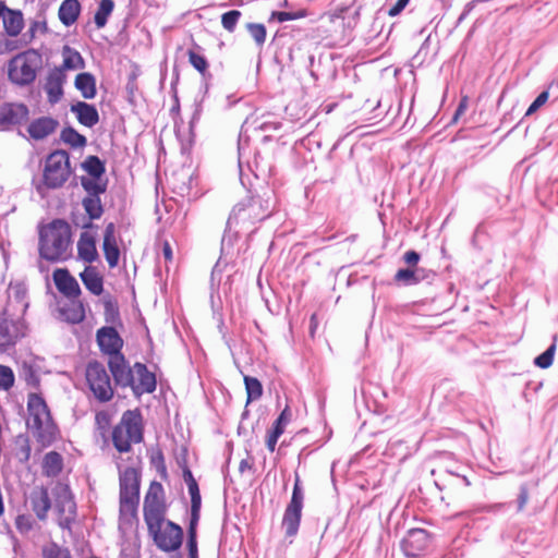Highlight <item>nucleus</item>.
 I'll list each match as a JSON object with an SVG mask.
<instances>
[{
    "label": "nucleus",
    "mask_w": 558,
    "mask_h": 558,
    "mask_svg": "<svg viewBox=\"0 0 558 558\" xmlns=\"http://www.w3.org/2000/svg\"><path fill=\"white\" fill-rule=\"evenodd\" d=\"M427 545V533L424 530H411L403 541V546L408 555H416L415 550H423Z\"/></svg>",
    "instance_id": "27"
},
{
    "label": "nucleus",
    "mask_w": 558,
    "mask_h": 558,
    "mask_svg": "<svg viewBox=\"0 0 558 558\" xmlns=\"http://www.w3.org/2000/svg\"><path fill=\"white\" fill-rule=\"evenodd\" d=\"M61 140L74 148L84 147L86 145V137L80 134L73 128H64L61 132Z\"/></svg>",
    "instance_id": "36"
},
{
    "label": "nucleus",
    "mask_w": 558,
    "mask_h": 558,
    "mask_svg": "<svg viewBox=\"0 0 558 558\" xmlns=\"http://www.w3.org/2000/svg\"><path fill=\"white\" fill-rule=\"evenodd\" d=\"M71 111L75 113L77 121L84 126L93 128L99 122V113L94 105L77 101L71 106Z\"/></svg>",
    "instance_id": "21"
},
{
    "label": "nucleus",
    "mask_w": 558,
    "mask_h": 558,
    "mask_svg": "<svg viewBox=\"0 0 558 558\" xmlns=\"http://www.w3.org/2000/svg\"><path fill=\"white\" fill-rule=\"evenodd\" d=\"M95 421L97 427L105 432L110 425L111 415L107 411H99L96 413Z\"/></svg>",
    "instance_id": "48"
},
{
    "label": "nucleus",
    "mask_w": 558,
    "mask_h": 558,
    "mask_svg": "<svg viewBox=\"0 0 558 558\" xmlns=\"http://www.w3.org/2000/svg\"><path fill=\"white\" fill-rule=\"evenodd\" d=\"M81 13V3L78 0H63L59 7L58 16L65 26L74 24Z\"/></svg>",
    "instance_id": "24"
},
{
    "label": "nucleus",
    "mask_w": 558,
    "mask_h": 558,
    "mask_svg": "<svg viewBox=\"0 0 558 558\" xmlns=\"http://www.w3.org/2000/svg\"><path fill=\"white\" fill-rule=\"evenodd\" d=\"M71 174L70 158L65 150L51 153L45 163L43 181L36 185L37 193L46 196L47 190L61 187Z\"/></svg>",
    "instance_id": "4"
},
{
    "label": "nucleus",
    "mask_w": 558,
    "mask_h": 558,
    "mask_svg": "<svg viewBox=\"0 0 558 558\" xmlns=\"http://www.w3.org/2000/svg\"><path fill=\"white\" fill-rule=\"evenodd\" d=\"M62 54H63V63H62V66L60 68V69H62V72H64V70H78V69H83L85 66V61H84L82 54L77 50H75L69 46H64Z\"/></svg>",
    "instance_id": "31"
},
{
    "label": "nucleus",
    "mask_w": 558,
    "mask_h": 558,
    "mask_svg": "<svg viewBox=\"0 0 558 558\" xmlns=\"http://www.w3.org/2000/svg\"><path fill=\"white\" fill-rule=\"evenodd\" d=\"M82 168L88 173L89 177H85L87 180H95L97 182H107L102 179L106 172L105 163L97 156H88L82 163Z\"/></svg>",
    "instance_id": "28"
},
{
    "label": "nucleus",
    "mask_w": 558,
    "mask_h": 558,
    "mask_svg": "<svg viewBox=\"0 0 558 558\" xmlns=\"http://www.w3.org/2000/svg\"><path fill=\"white\" fill-rule=\"evenodd\" d=\"M43 470L47 476H57L62 470L61 454L57 451L46 453L43 460Z\"/></svg>",
    "instance_id": "32"
},
{
    "label": "nucleus",
    "mask_w": 558,
    "mask_h": 558,
    "mask_svg": "<svg viewBox=\"0 0 558 558\" xmlns=\"http://www.w3.org/2000/svg\"><path fill=\"white\" fill-rule=\"evenodd\" d=\"M41 65V56L37 50L29 49L13 57L8 64V75L19 86L32 84Z\"/></svg>",
    "instance_id": "8"
},
{
    "label": "nucleus",
    "mask_w": 558,
    "mask_h": 558,
    "mask_svg": "<svg viewBox=\"0 0 558 558\" xmlns=\"http://www.w3.org/2000/svg\"><path fill=\"white\" fill-rule=\"evenodd\" d=\"M44 558H72L69 548L60 546L56 542H51L43 547Z\"/></svg>",
    "instance_id": "38"
},
{
    "label": "nucleus",
    "mask_w": 558,
    "mask_h": 558,
    "mask_svg": "<svg viewBox=\"0 0 558 558\" xmlns=\"http://www.w3.org/2000/svg\"><path fill=\"white\" fill-rule=\"evenodd\" d=\"M53 281L59 292L66 298H77L81 294L78 282L70 275L68 269H56L53 271Z\"/></svg>",
    "instance_id": "19"
},
{
    "label": "nucleus",
    "mask_w": 558,
    "mask_h": 558,
    "mask_svg": "<svg viewBox=\"0 0 558 558\" xmlns=\"http://www.w3.org/2000/svg\"><path fill=\"white\" fill-rule=\"evenodd\" d=\"M120 522L130 523L136 517L140 502V474L134 468L120 471Z\"/></svg>",
    "instance_id": "5"
},
{
    "label": "nucleus",
    "mask_w": 558,
    "mask_h": 558,
    "mask_svg": "<svg viewBox=\"0 0 558 558\" xmlns=\"http://www.w3.org/2000/svg\"><path fill=\"white\" fill-rule=\"evenodd\" d=\"M27 411L29 414L27 426L34 437L43 446L51 445L57 438L58 427L51 417L44 398L37 393H29L27 399Z\"/></svg>",
    "instance_id": "3"
},
{
    "label": "nucleus",
    "mask_w": 558,
    "mask_h": 558,
    "mask_svg": "<svg viewBox=\"0 0 558 558\" xmlns=\"http://www.w3.org/2000/svg\"><path fill=\"white\" fill-rule=\"evenodd\" d=\"M106 322H113L118 316V307L110 299L104 301Z\"/></svg>",
    "instance_id": "50"
},
{
    "label": "nucleus",
    "mask_w": 558,
    "mask_h": 558,
    "mask_svg": "<svg viewBox=\"0 0 558 558\" xmlns=\"http://www.w3.org/2000/svg\"><path fill=\"white\" fill-rule=\"evenodd\" d=\"M275 16L279 22L292 21L295 19V15L290 12H277Z\"/></svg>",
    "instance_id": "60"
},
{
    "label": "nucleus",
    "mask_w": 558,
    "mask_h": 558,
    "mask_svg": "<svg viewBox=\"0 0 558 558\" xmlns=\"http://www.w3.org/2000/svg\"><path fill=\"white\" fill-rule=\"evenodd\" d=\"M134 384L130 385L135 396L151 393L156 390L157 380L153 372H149L143 363L136 362L133 365Z\"/></svg>",
    "instance_id": "14"
},
{
    "label": "nucleus",
    "mask_w": 558,
    "mask_h": 558,
    "mask_svg": "<svg viewBox=\"0 0 558 558\" xmlns=\"http://www.w3.org/2000/svg\"><path fill=\"white\" fill-rule=\"evenodd\" d=\"M555 352H556V344L554 342L542 354H539L537 357H535L534 364L537 367L543 368V369L548 368L549 366H551V364L554 362Z\"/></svg>",
    "instance_id": "43"
},
{
    "label": "nucleus",
    "mask_w": 558,
    "mask_h": 558,
    "mask_svg": "<svg viewBox=\"0 0 558 558\" xmlns=\"http://www.w3.org/2000/svg\"><path fill=\"white\" fill-rule=\"evenodd\" d=\"M46 29H47V26H46L45 22L35 21L31 24L28 31L25 33L24 36H28L29 40H32L33 38H35L36 33L38 31L46 32Z\"/></svg>",
    "instance_id": "51"
},
{
    "label": "nucleus",
    "mask_w": 558,
    "mask_h": 558,
    "mask_svg": "<svg viewBox=\"0 0 558 558\" xmlns=\"http://www.w3.org/2000/svg\"><path fill=\"white\" fill-rule=\"evenodd\" d=\"M28 114V108L24 104H2L0 105V126L9 129L10 126L21 124L27 120Z\"/></svg>",
    "instance_id": "16"
},
{
    "label": "nucleus",
    "mask_w": 558,
    "mask_h": 558,
    "mask_svg": "<svg viewBox=\"0 0 558 558\" xmlns=\"http://www.w3.org/2000/svg\"><path fill=\"white\" fill-rule=\"evenodd\" d=\"M286 427L281 424H278L276 421L272 424L271 429L268 430L266 437V446L270 452L276 450V445L279 437L284 433Z\"/></svg>",
    "instance_id": "42"
},
{
    "label": "nucleus",
    "mask_w": 558,
    "mask_h": 558,
    "mask_svg": "<svg viewBox=\"0 0 558 558\" xmlns=\"http://www.w3.org/2000/svg\"><path fill=\"white\" fill-rule=\"evenodd\" d=\"M54 507L59 515L58 525L71 532L76 519V504L68 486L57 487Z\"/></svg>",
    "instance_id": "13"
},
{
    "label": "nucleus",
    "mask_w": 558,
    "mask_h": 558,
    "mask_svg": "<svg viewBox=\"0 0 558 558\" xmlns=\"http://www.w3.org/2000/svg\"><path fill=\"white\" fill-rule=\"evenodd\" d=\"M187 549H189L190 557L191 556H197L196 535L187 534Z\"/></svg>",
    "instance_id": "58"
},
{
    "label": "nucleus",
    "mask_w": 558,
    "mask_h": 558,
    "mask_svg": "<svg viewBox=\"0 0 558 558\" xmlns=\"http://www.w3.org/2000/svg\"><path fill=\"white\" fill-rule=\"evenodd\" d=\"M529 500V492L525 485L520 487V494L518 497V510L521 511Z\"/></svg>",
    "instance_id": "56"
},
{
    "label": "nucleus",
    "mask_w": 558,
    "mask_h": 558,
    "mask_svg": "<svg viewBox=\"0 0 558 558\" xmlns=\"http://www.w3.org/2000/svg\"><path fill=\"white\" fill-rule=\"evenodd\" d=\"M148 533L156 546L163 551H173L180 548L182 544V529L168 520L158 522L156 526L147 525Z\"/></svg>",
    "instance_id": "11"
},
{
    "label": "nucleus",
    "mask_w": 558,
    "mask_h": 558,
    "mask_svg": "<svg viewBox=\"0 0 558 558\" xmlns=\"http://www.w3.org/2000/svg\"><path fill=\"white\" fill-rule=\"evenodd\" d=\"M469 107V99L466 96L462 97L457 109H456V112L453 114V122H456L468 109Z\"/></svg>",
    "instance_id": "53"
},
{
    "label": "nucleus",
    "mask_w": 558,
    "mask_h": 558,
    "mask_svg": "<svg viewBox=\"0 0 558 558\" xmlns=\"http://www.w3.org/2000/svg\"><path fill=\"white\" fill-rule=\"evenodd\" d=\"M3 27L9 36H16L21 33L24 24L21 11L5 9L2 11Z\"/></svg>",
    "instance_id": "26"
},
{
    "label": "nucleus",
    "mask_w": 558,
    "mask_h": 558,
    "mask_svg": "<svg viewBox=\"0 0 558 558\" xmlns=\"http://www.w3.org/2000/svg\"><path fill=\"white\" fill-rule=\"evenodd\" d=\"M96 338L101 352L109 357L122 354L123 340L113 327H101L97 330Z\"/></svg>",
    "instance_id": "15"
},
{
    "label": "nucleus",
    "mask_w": 558,
    "mask_h": 558,
    "mask_svg": "<svg viewBox=\"0 0 558 558\" xmlns=\"http://www.w3.org/2000/svg\"><path fill=\"white\" fill-rule=\"evenodd\" d=\"M162 254L167 260L172 259V250L169 242H165L162 245Z\"/></svg>",
    "instance_id": "64"
},
{
    "label": "nucleus",
    "mask_w": 558,
    "mask_h": 558,
    "mask_svg": "<svg viewBox=\"0 0 558 558\" xmlns=\"http://www.w3.org/2000/svg\"><path fill=\"white\" fill-rule=\"evenodd\" d=\"M187 56L192 66L195 70H197L202 75H205L208 69V62L206 58L194 50H189Z\"/></svg>",
    "instance_id": "44"
},
{
    "label": "nucleus",
    "mask_w": 558,
    "mask_h": 558,
    "mask_svg": "<svg viewBox=\"0 0 558 558\" xmlns=\"http://www.w3.org/2000/svg\"><path fill=\"white\" fill-rule=\"evenodd\" d=\"M246 28L256 45L262 47L266 41L267 35L265 25L262 23H248Z\"/></svg>",
    "instance_id": "41"
},
{
    "label": "nucleus",
    "mask_w": 558,
    "mask_h": 558,
    "mask_svg": "<svg viewBox=\"0 0 558 558\" xmlns=\"http://www.w3.org/2000/svg\"><path fill=\"white\" fill-rule=\"evenodd\" d=\"M102 250L109 267H117L120 258V250L117 245V241H104Z\"/></svg>",
    "instance_id": "37"
},
{
    "label": "nucleus",
    "mask_w": 558,
    "mask_h": 558,
    "mask_svg": "<svg viewBox=\"0 0 558 558\" xmlns=\"http://www.w3.org/2000/svg\"><path fill=\"white\" fill-rule=\"evenodd\" d=\"M502 507H504L502 504H495V505H490V506H483L481 508H477L475 511H477V512H493V511L499 510Z\"/></svg>",
    "instance_id": "62"
},
{
    "label": "nucleus",
    "mask_w": 558,
    "mask_h": 558,
    "mask_svg": "<svg viewBox=\"0 0 558 558\" xmlns=\"http://www.w3.org/2000/svg\"><path fill=\"white\" fill-rule=\"evenodd\" d=\"M199 520V511L191 510V519L187 529V534L196 535V527Z\"/></svg>",
    "instance_id": "55"
},
{
    "label": "nucleus",
    "mask_w": 558,
    "mask_h": 558,
    "mask_svg": "<svg viewBox=\"0 0 558 558\" xmlns=\"http://www.w3.org/2000/svg\"><path fill=\"white\" fill-rule=\"evenodd\" d=\"M108 366L116 385L125 388L134 384L133 367L129 366L123 354L109 357Z\"/></svg>",
    "instance_id": "17"
},
{
    "label": "nucleus",
    "mask_w": 558,
    "mask_h": 558,
    "mask_svg": "<svg viewBox=\"0 0 558 558\" xmlns=\"http://www.w3.org/2000/svg\"><path fill=\"white\" fill-rule=\"evenodd\" d=\"M74 86L85 99H93L97 94L96 78L89 72L77 74L74 81Z\"/></svg>",
    "instance_id": "25"
},
{
    "label": "nucleus",
    "mask_w": 558,
    "mask_h": 558,
    "mask_svg": "<svg viewBox=\"0 0 558 558\" xmlns=\"http://www.w3.org/2000/svg\"><path fill=\"white\" fill-rule=\"evenodd\" d=\"M59 123L56 119L50 117H41L32 121L27 131L32 138L44 140L52 134L58 128Z\"/></svg>",
    "instance_id": "22"
},
{
    "label": "nucleus",
    "mask_w": 558,
    "mask_h": 558,
    "mask_svg": "<svg viewBox=\"0 0 558 558\" xmlns=\"http://www.w3.org/2000/svg\"><path fill=\"white\" fill-rule=\"evenodd\" d=\"M403 260L409 265V266H416V264L418 263L420 260V254L415 251H408L404 253L403 255Z\"/></svg>",
    "instance_id": "57"
},
{
    "label": "nucleus",
    "mask_w": 558,
    "mask_h": 558,
    "mask_svg": "<svg viewBox=\"0 0 558 558\" xmlns=\"http://www.w3.org/2000/svg\"><path fill=\"white\" fill-rule=\"evenodd\" d=\"M9 296H13L19 302H24L26 296V288L24 283L17 282L10 284Z\"/></svg>",
    "instance_id": "47"
},
{
    "label": "nucleus",
    "mask_w": 558,
    "mask_h": 558,
    "mask_svg": "<svg viewBox=\"0 0 558 558\" xmlns=\"http://www.w3.org/2000/svg\"><path fill=\"white\" fill-rule=\"evenodd\" d=\"M88 388L99 402H108L113 397L110 376L105 365L98 361L89 362L85 372Z\"/></svg>",
    "instance_id": "9"
},
{
    "label": "nucleus",
    "mask_w": 558,
    "mask_h": 558,
    "mask_svg": "<svg viewBox=\"0 0 558 558\" xmlns=\"http://www.w3.org/2000/svg\"><path fill=\"white\" fill-rule=\"evenodd\" d=\"M20 337L17 325L0 318V347L5 348L15 343Z\"/></svg>",
    "instance_id": "29"
},
{
    "label": "nucleus",
    "mask_w": 558,
    "mask_h": 558,
    "mask_svg": "<svg viewBox=\"0 0 558 558\" xmlns=\"http://www.w3.org/2000/svg\"><path fill=\"white\" fill-rule=\"evenodd\" d=\"M418 269H399L395 275V281L407 287L417 284L422 280V277L418 275Z\"/></svg>",
    "instance_id": "35"
},
{
    "label": "nucleus",
    "mask_w": 558,
    "mask_h": 558,
    "mask_svg": "<svg viewBox=\"0 0 558 558\" xmlns=\"http://www.w3.org/2000/svg\"><path fill=\"white\" fill-rule=\"evenodd\" d=\"M14 385V373L11 367L0 364V390H9Z\"/></svg>",
    "instance_id": "46"
},
{
    "label": "nucleus",
    "mask_w": 558,
    "mask_h": 558,
    "mask_svg": "<svg viewBox=\"0 0 558 558\" xmlns=\"http://www.w3.org/2000/svg\"><path fill=\"white\" fill-rule=\"evenodd\" d=\"M84 286L95 295H100L104 291L102 278L92 268H86L80 275Z\"/></svg>",
    "instance_id": "30"
},
{
    "label": "nucleus",
    "mask_w": 558,
    "mask_h": 558,
    "mask_svg": "<svg viewBox=\"0 0 558 558\" xmlns=\"http://www.w3.org/2000/svg\"><path fill=\"white\" fill-rule=\"evenodd\" d=\"M36 525V521L33 519L31 514H19L15 518V527L17 532L23 536L27 535L31 531H33Z\"/></svg>",
    "instance_id": "40"
},
{
    "label": "nucleus",
    "mask_w": 558,
    "mask_h": 558,
    "mask_svg": "<svg viewBox=\"0 0 558 558\" xmlns=\"http://www.w3.org/2000/svg\"><path fill=\"white\" fill-rule=\"evenodd\" d=\"M276 206V197L272 192L251 196L246 201L236 204L227 221V232L254 231L252 227L271 216Z\"/></svg>",
    "instance_id": "1"
},
{
    "label": "nucleus",
    "mask_w": 558,
    "mask_h": 558,
    "mask_svg": "<svg viewBox=\"0 0 558 558\" xmlns=\"http://www.w3.org/2000/svg\"><path fill=\"white\" fill-rule=\"evenodd\" d=\"M303 500L304 495L301 488L300 478L296 475L291 500L284 510L282 519V527L284 529L287 536H294L299 531L302 517Z\"/></svg>",
    "instance_id": "12"
},
{
    "label": "nucleus",
    "mask_w": 558,
    "mask_h": 558,
    "mask_svg": "<svg viewBox=\"0 0 558 558\" xmlns=\"http://www.w3.org/2000/svg\"><path fill=\"white\" fill-rule=\"evenodd\" d=\"M291 418H292V413H291L289 407H286L281 411L279 416L276 418V422L278 424H281L282 426L287 427V425L290 423Z\"/></svg>",
    "instance_id": "54"
},
{
    "label": "nucleus",
    "mask_w": 558,
    "mask_h": 558,
    "mask_svg": "<svg viewBox=\"0 0 558 558\" xmlns=\"http://www.w3.org/2000/svg\"><path fill=\"white\" fill-rule=\"evenodd\" d=\"M21 453H22V458L21 460L23 461H27L29 459V456H31V447L28 445V441L27 439H24V445L21 447Z\"/></svg>",
    "instance_id": "63"
},
{
    "label": "nucleus",
    "mask_w": 558,
    "mask_h": 558,
    "mask_svg": "<svg viewBox=\"0 0 558 558\" xmlns=\"http://www.w3.org/2000/svg\"><path fill=\"white\" fill-rule=\"evenodd\" d=\"M64 82L65 74L62 72V69L54 68L49 72L44 87L49 104L54 105L61 100Z\"/></svg>",
    "instance_id": "18"
},
{
    "label": "nucleus",
    "mask_w": 558,
    "mask_h": 558,
    "mask_svg": "<svg viewBox=\"0 0 558 558\" xmlns=\"http://www.w3.org/2000/svg\"><path fill=\"white\" fill-rule=\"evenodd\" d=\"M77 255L86 263H93L97 259L96 238L93 233L88 231L81 233L77 241Z\"/></svg>",
    "instance_id": "23"
},
{
    "label": "nucleus",
    "mask_w": 558,
    "mask_h": 558,
    "mask_svg": "<svg viewBox=\"0 0 558 558\" xmlns=\"http://www.w3.org/2000/svg\"><path fill=\"white\" fill-rule=\"evenodd\" d=\"M143 440L142 416L137 411L128 410L123 413L120 424L112 430V442L119 452H129L131 444Z\"/></svg>",
    "instance_id": "7"
},
{
    "label": "nucleus",
    "mask_w": 558,
    "mask_h": 558,
    "mask_svg": "<svg viewBox=\"0 0 558 558\" xmlns=\"http://www.w3.org/2000/svg\"><path fill=\"white\" fill-rule=\"evenodd\" d=\"M202 497L199 495L191 496V510L201 511Z\"/></svg>",
    "instance_id": "61"
},
{
    "label": "nucleus",
    "mask_w": 558,
    "mask_h": 558,
    "mask_svg": "<svg viewBox=\"0 0 558 558\" xmlns=\"http://www.w3.org/2000/svg\"><path fill=\"white\" fill-rule=\"evenodd\" d=\"M548 96H549L548 90L542 92L535 98V100L530 105V107L527 108L526 114L529 116V114H532L535 111H537L548 100Z\"/></svg>",
    "instance_id": "49"
},
{
    "label": "nucleus",
    "mask_w": 558,
    "mask_h": 558,
    "mask_svg": "<svg viewBox=\"0 0 558 558\" xmlns=\"http://www.w3.org/2000/svg\"><path fill=\"white\" fill-rule=\"evenodd\" d=\"M245 390L247 393V402L257 400L263 395V386L260 381L251 376H244Z\"/></svg>",
    "instance_id": "39"
},
{
    "label": "nucleus",
    "mask_w": 558,
    "mask_h": 558,
    "mask_svg": "<svg viewBox=\"0 0 558 558\" xmlns=\"http://www.w3.org/2000/svg\"><path fill=\"white\" fill-rule=\"evenodd\" d=\"M144 520L147 525L156 526L163 522L167 512L165 490L159 482H151L144 498Z\"/></svg>",
    "instance_id": "10"
},
{
    "label": "nucleus",
    "mask_w": 558,
    "mask_h": 558,
    "mask_svg": "<svg viewBox=\"0 0 558 558\" xmlns=\"http://www.w3.org/2000/svg\"><path fill=\"white\" fill-rule=\"evenodd\" d=\"M114 8L112 0H100L98 9L95 13L94 21L97 28H102L108 22V17L111 15Z\"/></svg>",
    "instance_id": "34"
},
{
    "label": "nucleus",
    "mask_w": 558,
    "mask_h": 558,
    "mask_svg": "<svg viewBox=\"0 0 558 558\" xmlns=\"http://www.w3.org/2000/svg\"><path fill=\"white\" fill-rule=\"evenodd\" d=\"M241 17V12L239 10H231L222 14L221 24L223 28L230 33L235 29V26Z\"/></svg>",
    "instance_id": "45"
},
{
    "label": "nucleus",
    "mask_w": 558,
    "mask_h": 558,
    "mask_svg": "<svg viewBox=\"0 0 558 558\" xmlns=\"http://www.w3.org/2000/svg\"><path fill=\"white\" fill-rule=\"evenodd\" d=\"M29 500L32 510L36 514L37 519L40 521H45L51 508V500L49 497L48 489L44 486L36 487L35 489L32 490Z\"/></svg>",
    "instance_id": "20"
},
{
    "label": "nucleus",
    "mask_w": 558,
    "mask_h": 558,
    "mask_svg": "<svg viewBox=\"0 0 558 558\" xmlns=\"http://www.w3.org/2000/svg\"><path fill=\"white\" fill-rule=\"evenodd\" d=\"M61 314L71 324H80L85 319V310L81 302H73L71 305L63 307Z\"/></svg>",
    "instance_id": "33"
},
{
    "label": "nucleus",
    "mask_w": 558,
    "mask_h": 558,
    "mask_svg": "<svg viewBox=\"0 0 558 558\" xmlns=\"http://www.w3.org/2000/svg\"><path fill=\"white\" fill-rule=\"evenodd\" d=\"M410 0H398L389 10L388 15L393 17L400 14L403 9L408 5Z\"/></svg>",
    "instance_id": "52"
},
{
    "label": "nucleus",
    "mask_w": 558,
    "mask_h": 558,
    "mask_svg": "<svg viewBox=\"0 0 558 558\" xmlns=\"http://www.w3.org/2000/svg\"><path fill=\"white\" fill-rule=\"evenodd\" d=\"M81 185L86 192L82 199V206L87 217L82 218V222L74 220L75 226L83 229L93 227V220H98L104 215V206L100 196L107 191V182H97L81 177Z\"/></svg>",
    "instance_id": "6"
},
{
    "label": "nucleus",
    "mask_w": 558,
    "mask_h": 558,
    "mask_svg": "<svg viewBox=\"0 0 558 558\" xmlns=\"http://www.w3.org/2000/svg\"><path fill=\"white\" fill-rule=\"evenodd\" d=\"M116 241V227L113 222L106 226L104 232V241Z\"/></svg>",
    "instance_id": "59"
},
{
    "label": "nucleus",
    "mask_w": 558,
    "mask_h": 558,
    "mask_svg": "<svg viewBox=\"0 0 558 558\" xmlns=\"http://www.w3.org/2000/svg\"><path fill=\"white\" fill-rule=\"evenodd\" d=\"M39 256L59 263L71 256V228L62 219H54L39 230Z\"/></svg>",
    "instance_id": "2"
}]
</instances>
